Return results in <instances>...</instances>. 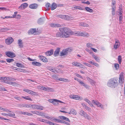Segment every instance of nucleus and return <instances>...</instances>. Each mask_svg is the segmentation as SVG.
I'll use <instances>...</instances> for the list:
<instances>
[{"label": "nucleus", "instance_id": "30", "mask_svg": "<svg viewBox=\"0 0 125 125\" xmlns=\"http://www.w3.org/2000/svg\"><path fill=\"white\" fill-rule=\"evenodd\" d=\"M59 103H63L62 101L60 100L55 99L53 104L54 105H57L59 104Z\"/></svg>", "mask_w": 125, "mask_h": 125}, {"label": "nucleus", "instance_id": "10", "mask_svg": "<svg viewBox=\"0 0 125 125\" xmlns=\"http://www.w3.org/2000/svg\"><path fill=\"white\" fill-rule=\"evenodd\" d=\"M69 97L71 98L76 100H79L81 98L80 96L74 95H71L69 96Z\"/></svg>", "mask_w": 125, "mask_h": 125}, {"label": "nucleus", "instance_id": "1", "mask_svg": "<svg viewBox=\"0 0 125 125\" xmlns=\"http://www.w3.org/2000/svg\"><path fill=\"white\" fill-rule=\"evenodd\" d=\"M60 32H58L56 34V37L60 38L69 37L70 35L73 34V32L66 27L59 28Z\"/></svg>", "mask_w": 125, "mask_h": 125}, {"label": "nucleus", "instance_id": "28", "mask_svg": "<svg viewBox=\"0 0 125 125\" xmlns=\"http://www.w3.org/2000/svg\"><path fill=\"white\" fill-rule=\"evenodd\" d=\"M57 7L56 4L55 3H53L51 5V10H53L55 9Z\"/></svg>", "mask_w": 125, "mask_h": 125}, {"label": "nucleus", "instance_id": "46", "mask_svg": "<svg viewBox=\"0 0 125 125\" xmlns=\"http://www.w3.org/2000/svg\"><path fill=\"white\" fill-rule=\"evenodd\" d=\"M14 98L18 101H20L21 100V98L19 96H14Z\"/></svg>", "mask_w": 125, "mask_h": 125}, {"label": "nucleus", "instance_id": "34", "mask_svg": "<svg viewBox=\"0 0 125 125\" xmlns=\"http://www.w3.org/2000/svg\"><path fill=\"white\" fill-rule=\"evenodd\" d=\"M18 44L20 48H22L23 47V45L22 43V40L21 39H19L18 40Z\"/></svg>", "mask_w": 125, "mask_h": 125}, {"label": "nucleus", "instance_id": "21", "mask_svg": "<svg viewBox=\"0 0 125 125\" xmlns=\"http://www.w3.org/2000/svg\"><path fill=\"white\" fill-rule=\"evenodd\" d=\"M50 25L52 27H60L61 26L60 25L58 24L51 23L50 24Z\"/></svg>", "mask_w": 125, "mask_h": 125}, {"label": "nucleus", "instance_id": "23", "mask_svg": "<svg viewBox=\"0 0 125 125\" xmlns=\"http://www.w3.org/2000/svg\"><path fill=\"white\" fill-rule=\"evenodd\" d=\"M4 82L6 83L13 85H16V83L14 82H9L7 81H4Z\"/></svg>", "mask_w": 125, "mask_h": 125}, {"label": "nucleus", "instance_id": "19", "mask_svg": "<svg viewBox=\"0 0 125 125\" xmlns=\"http://www.w3.org/2000/svg\"><path fill=\"white\" fill-rule=\"evenodd\" d=\"M36 29H31L28 31V33L29 34H33L36 32Z\"/></svg>", "mask_w": 125, "mask_h": 125}, {"label": "nucleus", "instance_id": "42", "mask_svg": "<svg viewBox=\"0 0 125 125\" xmlns=\"http://www.w3.org/2000/svg\"><path fill=\"white\" fill-rule=\"evenodd\" d=\"M48 69L49 70L53 73H55L56 71L55 68L53 67H50Z\"/></svg>", "mask_w": 125, "mask_h": 125}, {"label": "nucleus", "instance_id": "60", "mask_svg": "<svg viewBox=\"0 0 125 125\" xmlns=\"http://www.w3.org/2000/svg\"><path fill=\"white\" fill-rule=\"evenodd\" d=\"M93 64L97 67H98L99 66V65L97 63L94 62Z\"/></svg>", "mask_w": 125, "mask_h": 125}, {"label": "nucleus", "instance_id": "47", "mask_svg": "<svg viewBox=\"0 0 125 125\" xmlns=\"http://www.w3.org/2000/svg\"><path fill=\"white\" fill-rule=\"evenodd\" d=\"M84 108L86 110L89 111L90 112H91V108L87 106L86 105L84 107Z\"/></svg>", "mask_w": 125, "mask_h": 125}, {"label": "nucleus", "instance_id": "9", "mask_svg": "<svg viewBox=\"0 0 125 125\" xmlns=\"http://www.w3.org/2000/svg\"><path fill=\"white\" fill-rule=\"evenodd\" d=\"M72 64L77 67H78L81 68H83V65L80 63L76 62H72Z\"/></svg>", "mask_w": 125, "mask_h": 125}, {"label": "nucleus", "instance_id": "59", "mask_svg": "<svg viewBox=\"0 0 125 125\" xmlns=\"http://www.w3.org/2000/svg\"><path fill=\"white\" fill-rule=\"evenodd\" d=\"M16 65L17 66L19 67H22V65L19 63H16Z\"/></svg>", "mask_w": 125, "mask_h": 125}, {"label": "nucleus", "instance_id": "44", "mask_svg": "<svg viewBox=\"0 0 125 125\" xmlns=\"http://www.w3.org/2000/svg\"><path fill=\"white\" fill-rule=\"evenodd\" d=\"M47 91H48L54 92V90L53 88H51L48 87H47Z\"/></svg>", "mask_w": 125, "mask_h": 125}, {"label": "nucleus", "instance_id": "22", "mask_svg": "<svg viewBox=\"0 0 125 125\" xmlns=\"http://www.w3.org/2000/svg\"><path fill=\"white\" fill-rule=\"evenodd\" d=\"M53 52V50H51L46 52L45 54L47 56H50L52 55Z\"/></svg>", "mask_w": 125, "mask_h": 125}, {"label": "nucleus", "instance_id": "11", "mask_svg": "<svg viewBox=\"0 0 125 125\" xmlns=\"http://www.w3.org/2000/svg\"><path fill=\"white\" fill-rule=\"evenodd\" d=\"M28 5V4L27 3H24L21 4L20 6L18 8L20 9H23L27 8Z\"/></svg>", "mask_w": 125, "mask_h": 125}, {"label": "nucleus", "instance_id": "57", "mask_svg": "<svg viewBox=\"0 0 125 125\" xmlns=\"http://www.w3.org/2000/svg\"><path fill=\"white\" fill-rule=\"evenodd\" d=\"M84 100L89 104L91 102L87 98H85L84 99Z\"/></svg>", "mask_w": 125, "mask_h": 125}, {"label": "nucleus", "instance_id": "54", "mask_svg": "<svg viewBox=\"0 0 125 125\" xmlns=\"http://www.w3.org/2000/svg\"><path fill=\"white\" fill-rule=\"evenodd\" d=\"M119 64H115V67L116 70H117L119 68Z\"/></svg>", "mask_w": 125, "mask_h": 125}, {"label": "nucleus", "instance_id": "13", "mask_svg": "<svg viewBox=\"0 0 125 125\" xmlns=\"http://www.w3.org/2000/svg\"><path fill=\"white\" fill-rule=\"evenodd\" d=\"M69 49L67 48L63 50L61 53V56H64L66 55L68 53V51Z\"/></svg>", "mask_w": 125, "mask_h": 125}, {"label": "nucleus", "instance_id": "53", "mask_svg": "<svg viewBox=\"0 0 125 125\" xmlns=\"http://www.w3.org/2000/svg\"><path fill=\"white\" fill-rule=\"evenodd\" d=\"M18 12H14V14L11 17V18H16V14H17V13Z\"/></svg>", "mask_w": 125, "mask_h": 125}, {"label": "nucleus", "instance_id": "27", "mask_svg": "<svg viewBox=\"0 0 125 125\" xmlns=\"http://www.w3.org/2000/svg\"><path fill=\"white\" fill-rule=\"evenodd\" d=\"M59 118L62 119H63L68 122H70V121L69 119L65 117L62 116H59Z\"/></svg>", "mask_w": 125, "mask_h": 125}, {"label": "nucleus", "instance_id": "17", "mask_svg": "<svg viewBox=\"0 0 125 125\" xmlns=\"http://www.w3.org/2000/svg\"><path fill=\"white\" fill-rule=\"evenodd\" d=\"M87 80L88 81L89 83L92 85H94L95 84V82L93 80L90 78L89 77H87Z\"/></svg>", "mask_w": 125, "mask_h": 125}, {"label": "nucleus", "instance_id": "25", "mask_svg": "<svg viewBox=\"0 0 125 125\" xmlns=\"http://www.w3.org/2000/svg\"><path fill=\"white\" fill-rule=\"evenodd\" d=\"M115 43L114 46V48L115 49H117L118 47V43H119L118 40L115 39Z\"/></svg>", "mask_w": 125, "mask_h": 125}, {"label": "nucleus", "instance_id": "6", "mask_svg": "<svg viewBox=\"0 0 125 125\" xmlns=\"http://www.w3.org/2000/svg\"><path fill=\"white\" fill-rule=\"evenodd\" d=\"M79 113L80 115L87 118L88 120H90V118L89 115L84 111L82 110H81Z\"/></svg>", "mask_w": 125, "mask_h": 125}, {"label": "nucleus", "instance_id": "38", "mask_svg": "<svg viewBox=\"0 0 125 125\" xmlns=\"http://www.w3.org/2000/svg\"><path fill=\"white\" fill-rule=\"evenodd\" d=\"M18 71L21 72H23L25 73H27L29 72L28 71L25 69H17Z\"/></svg>", "mask_w": 125, "mask_h": 125}, {"label": "nucleus", "instance_id": "62", "mask_svg": "<svg viewBox=\"0 0 125 125\" xmlns=\"http://www.w3.org/2000/svg\"><path fill=\"white\" fill-rule=\"evenodd\" d=\"M0 110H1L3 111H7V109H5L1 107H0Z\"/></svg>", "mask_w": 125, "mask_h": 125}, {"label": "nucleus", "instance_id": "15", "mask_svg": "<svg viewBox=\"0 0 125 125\" xmlns=\"http://www.w3.org/2000/svg\"><path fill=\"white\" fill-rule=\"evenodd\" d=\"M39 58L41 60L44 62H48V60L46 58L42 56H39Z\"/></svg>", "mask_w": 125, "mask_h": 125}, {"label": "nucleus", "instance_id": "52", "mask_svg": "<svg viewBox=\"0 0 125 125\" xmlns=\"http://www.w3.org/2000/svg\"><path fill=\"white\" fill-rule=\"evenodd\" d=\"M82 85L86 89H89V86L87 85L86 84L84 83H83Z\"/></svg>", "mask_w": 125, "mask_h": 125}, {"label": "nucleus", "instance_id": "51", "mask_svg": "<svg viewBox=\"0 0 125 125\" xmlns=\"http://www.w3.org/2000/svg\"><path fill=\"white\" fill-rule=\"evenodd\" d=\"M23 114L25 115H28L30 116H31L32 115L31 114L28 112H23Z\"/></svg>", "mask_w": 125, "mask_h": 125}, {"label": "nucleus", "instance_id": "43", "mask_svg": "<svg viewBox=\"0 0 125 125\" xmlns=\"http://www.w3.org/2000/svg\"><path fill=\"white\" fill-rule=\"evenodd\" d=\"M85 9L86 11L90 12H92L93 11V10L90 8L88 7H86L85 8Z\"/></svg>", "mask_w": 125, "mask_h": 125}, {"label": "nucleus", "instance_id": "36", "mask_svg": "<svg viewBox=\"0 0 125 125\" xmlns=\"http://www.w3.org/2000/svg\"><path fill=\"white\" fill-rule=\"evenodd\" d=\"M8 116L11 117H13L14 118H16V117L15 115V114L12 113H8Z\"/></svg>", "mask_w": 125, "mask_h": 125}, {"label": "nucleus", "instance_id": "20", "mask_svg": "<svg viewBox=\"0 0 125 125\" xmlns=\"http://www.w3.org/2000/svg\"><path fill=\"white\" fill-rule=\"evenodd\" d=\"M60 48H58L56 49L55 51L54 52V56H58L59 53Z\"/></svg>", "mask_w": 125, "mask_h": 125}, {"label": "nucleus", "instance_id": "39", "mask_svg": "<svg viewBox=\"0 0 125 125\" xmlns=\"http://www.w3.org/2000/svg\"><path fill=\"white\" fill-rule=\"evenodd\" d=\"M72 8L73 9L74 8L75 10H83L82 8L81 7L77 6H74L73 7H72Z\"/></svg>", "mask_w": 125, "mask_h": 125}, {"label": "nucleus", "instance_id": "29", "mask_svg": "<svg viewBox=\"0 0 125 125\" xmlns=\"http://www.w3.org/2000/svg\"><path fill=\"white\" fill-rule=\"evenodd\" d=\"M89 36V33L85 32H82V36L85 37H88Z\"/></svg>", "mask_w": 125, "mask_h": 125}, {"label": "nucleus", "instance_id": "56", "mask_svg": "<svg viewBox=\"0 0 125 125\" xmlns=\"http://www.w3.org/2000/svg\"><path fill=\"white\" fill-rule=\"evenodd\" d=\"M86 46L87 47H89L92 46H93V44L91 43H87Z\"/></svg>", "mask_w": 125, "mask_h": 125}, {"label": "nucleus", "instance_id": "2", "mask_svg": "<svg viewBox=\"0 0 125 125\" xmlns=\"http://www.w3.org/2000/svg\"><path fill=\"white\" fill-rule=\"evenodd\" d=\"M118 84V78H114L109 80L107 83V85L109 87L114 88L117 86Z\"/></svg>", "mask_w": 125, "mask_h": 125}, {"label": "nucleus", "instance_id": "31", "mask_svg": "<svg viewBox=\"0 0 125 125\" xmlns=\"http://www.w3.org/2000/svg\"><path fill=\"white\" fill-rule=\"evenodd\" d=\"M47 87H47V86L45 87H44L43 86H38L37 88H40L41 89H42V90L47 91Z\"/></svg>", "mask_w": 125, "mask_h": 125}, {"label": "nucleus", "instance_id": "40", "mask_svg": "<svg viewBox=\"0 0 125 125\" xmlns=\"http://www.w3.org/2000/svg\"><path fill=\"white\" fill-rule=\"evenodd\" d=\"M21 97L26 100H28L31 101L32 100V99L29 96H22Z\"/></svg>", "mask_w": 125, "mask_h": 125}, {"label": "nucleus", "instance_id": "4", "mask_svg": "<svg viewBox=\"0 0 125 125\" xmlns=\"http://www.w3.org/2000/svg\"><path fill=\"white\" fill-rule=\"evenodd\" d=\"M58 17L64 19L65 20H69L72 17L71 16L68 15H57Z\"/></svg>", "mask_w": 125, "mask_h": 125}, {"label": "nucleus", "instance_id": "14", "mask_svg": "<svg viewBox=\"0 0 125 125\" xmlns=\"http://www.w3.org/2000/svg\"><path fill=\"white\" fill-rule=\"evenodd\" d=\"M4 81H15L16 79L15 78H12L11 77H5L4 79Z\"/></svg>", "mask_w": 125, "mask_h": 125}, {"label": "nucleus", "instance_id": "18", "mask_svg": "<svg viewBox=\"0 0 125 125\" xmlns=\"http://www.w3.org/2000/svg\"><path fill=\"white\" fill-rule=\"evenodd\" d=\"M37 7V5L35 3H34L30 4L29 6V7L30 8L34 9L36 8Z\"/></svg>", "mask_w": 125, "mask_h": 125}, {"label": "nucleus", "instance_id": "32", "mask_svg": "<svg viewBox=\"0 0 125 125\" xmlns=\"http://www.w3.org/2000/svg\"><path fill=\"white\" fill-rule=\"evenodd\" d=\"M112 15H113L114 16L115 14V10L116 9V7H114V6H112Z\"/></svg>", "mask_w": 125, "mask_h": 125}, {"label": "nucleus", "instance_id": "8", "mask_svg": "<svg viewBox=\"0 0 125 125\" xmlns=\"http://www.w3.org/2000/svg\"><path fill=\"white\" fill-rule=\"evenodd\" d=\"M6 54L10 58H13L16 56L14 53L10 51H8L6 52Z\"/></svg>", "mask_w": 125, "mask_h": 125}, {"label": "nucleus", "instance_id": "48", "mask_svg": "<svg viewBox=\"0 0 125 125\" xmlns=\"http://www.w3.org/2000/svg\"><path fill=\"white\" fill-rule=\"evenodd\" d=\"M81 25L83 27H87L88 26V25L85 23L82 22L81 23Z\"/></svg>", "mask_w": 125, "mask_h": 125}, {"label": "nucleus", "instance_id": "33", "mask_svg": "<svg viewBox=\"0 0 125 125\" xmlns=\"http://www.w3.org/2000/svg\"><path fill=\"white\" fill-rule=\"evenodd\" d=\"M36 114L41 116H45V113L39 111H36Z\"/></svg>", "mask_w": 125, "mask_h": 125}, {"label": "nucleus", "instance_id": "35", "mask_svg": "<svg viewBox=\"0 0 125 125\" xmlns=\"http://www.w3.org/2000/svg\"><path fill=\"white\" fill-rule=\"evenodd\" d=\"M32 64L34 65L37 66H40L41 65V63L37 62H32Z\"/></svg>", "mask_w": 125, "mask_h": 125}, {"label": "nucleus", "instance_id": "37", "mask_svg": "<svg viewBox=\"0 0 125 125\" xmlns=\"http://www.w3.org/2000/svg\"><path fill=\"white\" fill-rule=\"evenodd\" d=\"M45 6L46 7V10H50L51 8V4L50 3H47L46 4Z\"/></svg>", "mask_w": 125, "mask_h": 125}, {"label": "nucleus", "instance_id": "49", "mask_svg": "<svg viewBox=\"0 0 125 125\" xmlns=\"http://www.w3.org/2000/svg\"><path fill=\"white\" fill-rule=\"evenodd\" d=\"M118 60L120 64L121 62L122 58L120 55H119L118 57Z\"/></svg>", "mask_w": 125, "mask_h": 125}, {"label": "nucleus", "instance_id": "5", "mask_svg": "<svg viewBox=\"0 0 125 125\" xmlns=\"http://www.w3.org/2000/svg\"><path fill=\"white\" fill-rule=\"evenodd\" d=\"M23 90L26 92L32 95H37V93L31 90H29L26 89H24Z\"/></svg>", "mask_w": 125, "mask_h": 125}, {"label": "nucleus", "instance_id": "55", "mask_svg": "<svg viewBox=\"0 0 125 125\" xmlns=\"http://www.w3.org/2000/svg\"><path fill=\"white\" fill-rule=\"evenodd\" d=\"M119 15V21H120H120L122 20L123 19V16L122 15Z\"/></svg>", "mask_w": 125, "mask_h": 125}, {"label": "nucleus", "instance_id": "41", "mask_svg": "<svg viewBox=\"0 0 125 125\" xmlns=\"http://www.w3.org/2000/svg\"><path fill=\"white\" fill-rule=\"evenodd\" d=\"M92 56V57L94 58V59L96 60V61L98 62H99L100 59L98 57L96 56V55L94 54H93Z\"/></svg>", "mask_w": 125, "mask_h": 125}, {"label": "nucleus", "instance_id": "7", "mask_svg": "<svg viewBox=\"0 0 125 125\" xmlns=\"http://www.w3.org/2000/svg\"><path fill=\"white\" fill-rule=\"evenodd\" d=\"M43 107L42 106L35 104L32 105L31 108L32 109H40L42 110H43Z\"/></svg>", "mask_w": 125, "mask_h": 125}, {"label": "nucleus", "instance_id": "64", "mask_svg": "<svg viewBox=\"0 0 125 125\" xmlns=\"http://www.w3.org/2000/svg\"><path fill=\"white\" fill-rule=\"evenodd\" d=\"M71 110L72 112V114H74L76 113V111L73 109H72Z\"/></svg>", "mask_w": 125, "mask_h": 125}, {"label": "nucleus", "instance_id": "24", "mask_svg": "<svg viewBox=\"0 0 125 125\" xmlns=\"http://www.w3.org/2000/svg\"><path fill=\"white\" fill-rule=\"evenodd\" d=\"M77 36H82V32L81 31H75L73 32V34Z\"/></svg>", "mask_w": 125, "mask_h": 125}, {"label": "nucleus", "instance_id": "3", "mask_svg": "<svg viewBox=\"0 0 125 125\" xmlns=\"http://www.w3.org/2000/svg\"><path fill=\"white\" fill-rule=\"evenodd\" d=\"M124 81V73L122 72L119 75V80L118 81L119 83H120V85H122L123 84Z\"/></svg>", "mask_w": 125, "mask_h": 125}, {"label": "nucleus", "instance_id": "16", "mask_svg": "<svg viewBox=\"0 0 125 125\" xmlns=\"http://www.w3.org/2000/svg\"><path fill=\"white\" fill-rule=\"evenodd\" d=\"M45 19L44 17H42L39 19L38 21L37 22L39 24L43 23L45 21Z\"/></svg>", "mask_w": 125, "mask_h": 125}, {"label": "nucleus", "instance_id": "63", "mask_svg": "<svg viewBox=\"0 0 125 125\" xmlns=\"http://www.w3.org/2000/svg\"><path fill=\"white\" fill-rule=\"evenodd\" d=\"M48 124H49L50 125H54V124L52 122H51L50 121L47 122V123Z\"/></svg>", "mask_w": 125, "mask_h": 125}, {"label": "nucleus", "instance_id": "50", "mask_svg": "<svg viewBox=\"0 0 125 125\" xmlns=\"http://www.w3.org/2000/svg\"><path fill=\"white\" fill-rule=\"evenodd\" d=\"M6 61L7 62L10 63L11 62L13 61L14 60L13 59H6Z\"/></svg>", "mask_w": 125, "mask_h": 125}, {"label": "nucleus", "instance_id": "45", "mask_svg": "<svg viewBox=\"0 0 125 125\" xmlns=\"http://www.w3.org/2000/svg\"><path fill=\"white\" fill-rule=\"evenodd\" d=\"M23 106L27 108H31L32 104H25Z\"/></svg>", "mask_w": 125, "mask_h": 125}, {"label": "nucleus", "instance_id": "58", "mask_svg": "<svg viewBox=\"0 0 125 125\" xmlns=\"http://www.w3.org/2000/svg\"><path fill=\"white\" fill-rule=\"evenodd\" d=\"M116 3V1L115 0H112V5L113 6H114V5Z\"/></svg>", "mask_w": 125, "mask_h": 125}, {"label": "nucleus", "instance_id": "12", "mask_svg": "<svg viewBox=\"0 0 125 125\" xmlns=\"http://www.w3.org/2000/svg\"><path fill=\"white\" fill-rule=\"evenodd\" d=\"M13 39L12 38H7L5 40L6 43L8 44H10L11 43L13 42Z\"/></svg>", "mask_w": 125, "mask_h": 125}, {"label": "nucleus", "instance_id": "61", "mask_svg": "<svg viewBox=\"0 0 125 125\" xmlns=\"http://www.w3.org/2000/svg\"><path fill=\"white\" fill-rule=\"evenodd\" d=\"M83 64L89 67H91V65L90 64L87 63L83 62Z\"/></svg>", "mask_w": 125, "mask_h": 125}, {"label": "nucleus", "instance_id": "26", "mask_svg": "<svg viewBox=\"0 0 125 125\" xmlns=\"http://www.w3.org/2000/svg\"><path fill=\"white\" fill-rule=\"evenodd\" d=\"M57 80L63 81L65 82H69V80L67 79H64L63 78H60L57 79Z\"/></svg>", "mask_w": 125, "mask_h": 125}]
</instances>
